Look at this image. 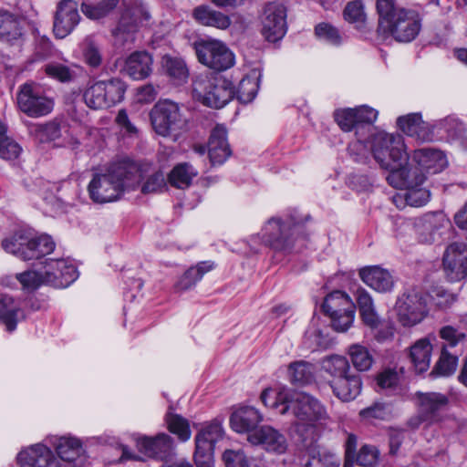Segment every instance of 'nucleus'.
I'll use <instances>...</instances> for the list:
<instances>
[{
    "label": "nucleus",
    "instance_id": "1",
    "mask_svg": "<svg viewBox=\"0 0 467 467\" xmlns=\"http://www.w3.org/2000/svg\"><path fill=\"white\" fill-rule=\"evenodd\" d=\"M142 179V167L130 158H121L113 161L105 173L94 174L88 186V194L97 203L114 202L137 189Z\"/></svg>",
    "mask_w": 467,
    "mask_h": 467
},
{
    "label": "nucleus",
    "instance_id": "2",
    "mask_svg": "<svg viewBox=\"0 0 467 467\" xmlns=\"http://www.w3.org/2000/svg\"><path fill=\"white\" fill-rule=\"evenodd\" d=\"M379 27L397 42L410 43L421 30L422 18L412 9L397 6L394 0H377Z\"/></svg>",
    "mask_w": 467,
    "mask_h": 467
},
{
    "label": "nucleus",
    "instance_id": "3",
    "mask_svg": "<svg viewBox=\"0 0 467 467\" xmlns=\"http://www.w3.org/2000/svg\"><path fill=\"white\" fill-rule=\"evenodd\" d=\"M273 398L272 406L281 403L280 414L290 412L294 416L295 431L302 437L303 430L312 429L315 422L327 417L324 405L316 397L306 392H291L283 388L279 394Z\"/></svg>",
    "mask_w": 467,
    "mask_h": 467
},
{
    "label": "nucleus",
    "instance_id": "4",
    "mask_svg": "<svg viewBox=\"0 0 467 467\" xmlns=\"http://www.w3.org/2000/svg\"><path fill=\"white\" fill-rule=\"evenodd\" d=\"M308 219V215L303 217L297 211H293L283 217H272L262 229L263 240L276 251H299L296 244L305 245L307 234L305 223Z\"/></svg>",
    "mask_w": 467,
    "mask_h": 467
},
{
    "label": "nucleus",
    "instance_id": "5",
    "mask_svg": "<svg viewBox=\"0 0 467 467\" xmlns=\"http://www.w3.org/2000/svg\"><path fill=\"white\" fill-rule=\"evenodd\" d=\"M41 268L28 269L16 275V279L23 289L27 291L36 290L42 285H47L55 288H65L78 278V271L75 265L64 259H45L39 262Z\"/></svg>",
    "mask_w": 467,
    "mask_h": 467
},
{
    "label": "nucleus",
    "instance_id": "6",
    "mask_svg": "<svg viewBox=\"0 0 467 467\" xmlns=\"http://www.w3.org/2000/svg\"><path fill=\"white\" fill-rule=\"evenodd\" d=\"M152 17L148 5L133 0L122 11L117 26L111 30L113 45L118 49L130 48L140 26L150 27Z\"/></svg>",
    "mask_w": 467,
    "mask_h": 467
},
{
    "label": "nucleus",
    "instance_id": "7",
    "mask_svg": "<svg viewBox=\"0 0 467 467\" xmlns=\"http://www.w3.org/2000/svg\"><path fill=\"white\" fill-rule=\"evenodd\" d=\"M192 96L204 106L221 109L234 96L233 83L222 76L201 73L192 80Z\"/></svg>",
    "mask_w": 467,
    "mask_h": 467
},
{
    "label": "nucleus",
    "instance_id": "8",
    "mask_svg": "<svg viewBox=\"0 0 467 467\" xmlns=\"http://www.w3.org/2000/svg\"><path fill=\"white\" fill-rule=\"evenodd\" d=\"M370 150L379 166L389 172L409 160L403 137L400 134L371 131Z\"/></svg>",
    "mask_w": 467,
    "mask_h": 467
},
{
    "label": "nucleus",
    "instance_id": "9",
    "mask_svg": "<svg viewBox=\"0 0 467 467\" xmlns=\"http://www.w3.org/2000/svg\"><path fill=\"white\" fill-rule=\"evenodd\" d=\"M2 246L5 252L22 260H40L54 251L55 243L47 234L36 236L29 233L17 232L3 240Z\"/></svg>",
    "mask_w": 467,
    "mask_h": 467
},
{
    "label": "nucleus",
    "instance_id": "10",
    "mask_svg": "<svg viewBox=\"0 0 467 467\" xmlns=\"http://www.w3.org/2000/svg\"><path fill=\"white\" fill-rule=\"evenodd\" d=\"M126 88L125 82L119 78L97 81L84 91V101L92 109H107L124 99Z\"/></svg>",
    "mask_w": 467,
    "mask_h": 467
},
{
    "label": "nucleus",
    "instance_id": "11",
    "mask_svg": "<svg viewBox=\"0 0 467 467\" xmlns=\"http://www.w3.org/2000/svg\"><path fill=\"white\" fill-rule=\"evenodd\" d=\"M194 49L199 62L216 71L227 70L234 65V53L220 40L210 39L195 42Z\"/></svg>",
    "mask_w": 467,
    "mask_h": 467
},
{
    "label": "nucleus",
    "instance_id": "12",
    "mask_svg": "<svg viewBox=\"0 0 467 467\" xmlns=\"http://www.w3.org/2000/svg\"><path fill=\"white\" fill-rule=\"evenodd\" d=\"M57 457L59 467H84L88 456L79 439L71 435H50L45 439Z\"/></svg>",
    "mask_w": 467,
    "mask_h": 467
},
{
    "label": "nucleus",
    "instance_id": "13",
    "mask_svg": "<svg viewBox=\"0 0 467 467\" xmlns=\"http://www.w3.org/2000/svg\"><path fill=\"white\" fill-rule=\"evenodd\" d=\"M16 100L18 109L30 118L47 116L54 109V100L34 83L20 86Z\"/></svg>",
    "mask_w": 467,
    "mask_h": 467
},
{
    "label": "nucleus",
    "instance_id": "14",
    "mask_svg": "<svg viewBox=\"0 0 467 467\" xmlns=\"http://www.w3.org/2000/svg\"><path fill=\"white\" fill-rule=\"evenodd\" d=\"M335 120L342 130H355V136L373 131V123L378 117V111L366 105L355 109H337L335 111Z\"/></svg>",
    "mask_w": 467,
    "mask_h": 467
},
{
    "label": "nucleus",
    "instance_id": "15",
    "mask_svg": "<svg viewBox=\"0 0 467 467\" xmlns=\"http://www.w3.org/2000/svg\"><path fill=\"white\" fill-rule=\"evenodd\" d=\"M150 120L156 133L166 137L185 125L179 105L171 100L159 101L150 111Z\"/></svg>",
    "mask_w": 467,
    "mask_h": 467
},
{
    "label": "nucleus",
    "instance_id": "16",
    "mask_svg": "<svg viewBox=\"0 0 467 467\" xmlns=\"http://www.w3.org/2000/svg\"><path fill=\"white\" fill-rule=\"evenodd\" d=\"M396 310L403 326H414L428 314L426 296L417 289L409 290L398 299Z\"/></svg>",
    "mask_w": 467,
    "mask_h": 467
},
{
    "label": "nucleus",
    "instance_id": "17",
    "mask_svg": "<svg viewBox=\"0 0 467 467\" xmlns=\"http://www.w3.org/2000/svg\"><path fill=\"white\" fill-rule=\"evenodd\" d=\"M286 9L277 3L267 4L262 15V35L269 42H276L286 33Z\"/></svg>",
    "mask_w": 467,
    "mask_h": 467
},
{
    "label": "nucleus",
    "instance_id": "18",
    "mask_svg": "<svg viewBox=\"0 0 467 467\" xmlns=\"http://www.w3.org/2000/svg\"><path fill=\"white\" fill-rule=\"evenodd\" d=\"M443 268L451 282L460 281L467 276V244L453 243L443 254Z\"/></svg>",
    "mask_w": 467,
    "mask_h": 467
},
{
    "label": "nucleus",
    "instance_id": "19",
    "mask_svg": "<svg viewBox=\"0 0 467 467\" xmlns=\"http://www.w3.org/2000/svg\"><path fill=\"white\" fill-rule=\"evenodd\" d=\"M16 459L21 467H59L57 457L43 442L25 448L17 454Z\"/></svg>",
    "mask_w": 467,
    "mask_h": 467
},
{
    "label": "nucleus",
    "instance_id": "20",
    "mask_svg": "<svg viewBox=\"0 0 467 467\" xmlns=\"http://www.w3.org/2000/svg\"><path fill=\"white\" fill-rule=\"evenodd\" d=\"M415 396L418 410L429 420V424L439 422L448 408L449 398L440 392L418 391Z\"/></svg>",
    "mask_w": 467,
    "mask_h": 467
},
{
    "label": "nucleus",
    "instance_id": "21",
    "mask_svg": "<svg viewBox=\"0 0 467 467\" xmlns=\"http://www.w3.org/2000/svg\"><path fill=\"white\" fill-rule=\"evenodd\" d=\"M252 445L261 446L264 450L277 454L285 453L287 441L284 434L276 429L264 425L254 431L247 437Z\"/></svg>",
    "mask_w": 467,
    "mask_h": 467
},
{
    "label": "nucleus",
    "instance_id": "22",
    "mask_svg": "<svg viewBox=\"0 0 467 467\" xmlns=\"http://www.w3.org/2000/svg\"><path fill=\"white\" fill-rule=\"evenodd\" d=\"M80 16L78 3L73 0H62L57 5L54 18V33L57 37L68 36L79 23Z\"/></svg>",
    "mask_w": 467,
    "mask_h": 467
},
{
    "label": "nucleus",
    "instance_id": "23",
    "mask_svg": "<svg viewBox=\"0 0 467 467\" xmlns=\"http://www.w3.org/2000/svg\"><path fill=\"white\" fill-rule=\"evenodd\" d=\"M426 176L417 164L413 166L408 160L389 172L387 181L394 188H417L423 184Z\"/></svg>",
    "mask_w": 467,
    "mask_h": 467
},
{
    "label": "nucleus",
    "instance_id": "24",
    "mask_svg": "<svg viewBox=\"0 0 467 467\" xmlns=\"http://www.w3.org/2000/svg\"><path fill=\"white\" fill-rule=\"evenodd\" d=\"M137 446L145 455L162 461L171 458L174 451L173 439L166 433H159L155 437L139 438Z\"/></svg>",
    "mask_w": 467,
    "mask_h": 467
},
{
    "label": "nucleus",
    "instance_id": "25",
    "mask_svg": "<svg viewBox=\"0 0 467 467\" xmlns=\"http://www.w3.org/2000/svg\"><path fill=\"white\" fill-rule=\"evenodd\" d=\"M24 20L7 11L0 10V41L9 46H20L25 40Z\"/></svg>",
    "mask_w": 467,
    "mask_h": 467
},
{
    "label": "nucleus",
    "instance_id": "26",
    "mask_svg": "<svg viewBox=\"0 0 467 467\" xmlns=\"http://www.w3.org/2000/svg\"><path fill=\"white\" fill-rule=\"evenodd\" d=\"M208 155L212 165H222L232 155L227 140V130L217 124L211 131L208 141Z\"/></svg>",
    "mask_w": 467,
    "mask_h": 467
},
{
    "label": "nucleus",
    "instance_id": "27",
    "mask_svg": "<svg viewBox=\"0 0 467 467\" xmlns=\"http://www.w3.org/2000/svg\"><path fill=\"white\" fill-rule=\"evenodd\" d=\"M397 124L403 133L419 141L433 140V130L427 122L422 120L420 113H410L399 117Z\"/></svg>",
    "mask_w": 467,
    "mask_h": 467
},
{
    "label": "nucleus",
    "instance_id": "28",
    "mask_svg": "<svg viewBox=\"0 0 467 467\" xmlns=\"http://www.w3.org/2000/svg\"><path fill=\"white\" fill-rule=\"evenodd\" d=\"M412 160L426 175L439 173L447 165V160L442 151L427 147L415 150Z\"/></svg>",
    "mask_w": 467,
    "mask_h": 467
},
{
    "label": "nucleus",
    "instance_id": "29",
    "mask_svg": "<svg viewBox=\"0 0 467 467\" xmlns=\"http://www.w3.org/2000/svg\"><path fill=\"white\" fill-rule=\"evenodd\" d=\"M327 383L333 394L344 402L354 400L362 389L361 377L353 371L337 380H327Z\"/></svg>",
    "mask_w": 467,
    "mask_h": 467
},
{
    "label": "nucleus",
    "instance_id": "30",
    "mask_svg": "<svg viewBox=\"0 0 467 467\" xmlns=\"http://www.w3.org/2000/svg\"><path fill=\"white\" fill-rule=\"evenodd\" d=\"M263 420V415L252 406H244L234 410L230 417L233 431L238 433H248L257 430V425Z\"/></svg>",
    "mask_w": 467,
    "mask_h": 467
},
{
    "label": "nucleus",
    "instance_id": "31",
    "mask_svg": "<svg viewBox=\"0 0 467 467\" xmlns=\"http://www.w3.org/2000/svg\"><path fill=\"white\" fill-rule=\"evenodd\" d=\"M358 275L367 285L377 292H390L394 287V279L391 274L378 265L361 268Z\"/></svg>",
    "mask_w": 467,
    "mask_h": 467
},
{
    "label": "nucleus",
    "instance_id": "32",
    "mask_svg": "<svg viewBox=\"0 0 467 467\" xmlns=\"http://www.w3.org/2000/svg\"><path fill=\"white\" fill-rule=\"evenodd\" d=\"M153 59L146 51H135L125 60L124 71L134 80L148 78L152 72Z\"/></svg>",
    "mask_w": 467,
    "mask_h": 467
},
{
    "label": "nucleus",
    "instance_id": "33",
    "mask_svg": "<svg viewBox=\"0 0 467 467\" xmlns=\"http://www.w3.org/2000/svg\"><path fill=\"white\" fill-rule=\"evenodd\" d=\"M24 317L19 300L7 295L0 296V323L5 326L7 331H14L17 322Z\"/></svg>",
    "mask_w": 467,
    "mask_h": 467
},
{
    "label": "nucleus",
    "instance_id": "34",
    "mask_svg": "<svg viewBox=\"0 0 467 467\" xmlns=\"http://www.w3.org/2000/svg\"><path fill=\"white\" fill-rule=\"evenodd\" d=\"M192 16L200 25L218 29H226L232 23L227 15L204 5L196 6L192 11Z\"/></svg>",
    "mask_w": 467,
    "mask_h": 467
},
{
    "label": "nucleus",
    "instance_id": "35",
    "mask_svg": "<svg viewBox=\"0 0 467 467\" xmlns=\"http://www.w3.org/2000/svg\"><path fill=\"white\" fill-rule=\"evenodd\" d=\"M214 265L211 261L198 263L187 269L174 285L177 292H184L192 289L202 278V276L213 270Z\"/></svg>",
    "mask_w": 467,
    "mask_h": 467
},
{
    "label": "nucleus",
    "instance_id": "36",
    "mask_svg": "<svg viewBox=\"0 0 467 467\" xmlns=\"http://www.w3.org/2000/svg\"><path fill=\"white\" fill-rule=\"evenodd\" d=\"M320 368L329 377L328 380H337L352 372L348 359L340 355L324 357L320 361Z\"/></svg>",
    "mask_w": 467,
    "mask_h": 467
},
{
    "label": "nucleus",
    "instance_id": "37",
    "mask_svg": "<svg viewBox=\"0 0 467 467\" xmlns=\"http://www.w3.org/2000/svg\"><path fill=\"white\" fill-rule=\"evenodd\" d=\"M223 436V429L219 420L205 423L195 437V446L202 450H214L215 443Z\"/></svg>",
    "mask_w": 467,
    "mask_h": 467
},
{
    "label": "nucleus",
    "instance_id": "38",
    "mask_svg": "<svg viewBox=\"0 0 467 467\" xmlns=\"http://www.w3.org/2000/svg\"><path fill=\"white\" fill-rule=\"evenodd\" d=\"M355 308L356 306L349 296L340 290L333 291L327 295L322 304V310L327 316L349 312V310Z\"/></svg>",
    "mask_w": 467,
    "mask_h": 467
},
{
    "label": "nucleus",
    "instance_id": "39",
    "mask_svg": "<svg viewBox=\"0 0 467 467\" xmlns=\"http://www.w3.org/2000/svg\"><path fill=\"white\" fill-rule=\"evenodd\" d=\"M261 72L259 69H253L239 82L237 90L234 91L237 99L244 104L254 100L259 89Z\"/></svg>",
    "mask_w": 467,
    "mask_h": 467
},
{
    "label": "nucleus",
    "instance_id": "40",
    "mask_svg": "<svg viewBox=\"0 0 467 467\" xmlns=\"http://www.w3.org/2000/svg\"><path fill=\"white\" fill-rule=\"evenodd\" d=\"M432 347L426 338L418 340L410 351V360L418 373H423L428 370L431 363Z\"/></svg>",
    "mask_w": 467,
    "mask_h": 467
},
{
    "label": "nucleus",
    "instance_id": "41",
    "mask_svg": "<svg viewBox=\"0 0 467 467\" xmlns=\"http://www.w3.org/2000/svg\"><path fill=\"white\" fill-rule=\"evenodd\" d=\"M288 376L295 386H305L315 380L314 367L310 362L298 360L289 364Z\"/></svg>",
    "mask_w": 467,
    "mask_h": 467
},
{
    "label": "nucleus",
    "instance_id": "42",
    "mask_svg": "<svg viewBox=\"0 0 467 467\" xmlns=\"http://www.w3.org/2000/svg\"><path fill=\"white\" fill-rule=\"evenodd\" d=\"M119 0H82L81 10L90 19H99L113 10Z\"/></svg>",
    "mask_w": 467,
    "mask_h": 467
},
{
    "label": "nucleus",
    "instance_id": "43",
    "mask_svg": "<svg viewBox=\"0 0 467 467\" xmlns=\"http://www.w3.org/2000/svg\"><path fill=\"white\" fill-rule=\"evenodd\" d=\"M348 355L354 368L358 371H368L374 363L369 349L360 344H352L348 348Z\"/></svg>",
    "mask_w": 467,
    "mask_h": 467
},
{
    "label": "nucleus",
    "instance_id": "44",
    "mask_svg": "<svg viewBox=\"0 0 467 467\" xmlns=\"http://www.w3.org/2000/svg\"><path fill=\"white\" fill-rule=\"evenodd\" d=\"M162 66L166 74L176 85L184 83L189 77L186 64L180 57L165 56L162 57Z\"/></svg>",
    "mask_w": 467,
    "mask_h": 467
},
{
    "label": "nucleus",
    "instance_id": "45",
    "mask_svg": "<svg viewBox=\"0 0 467 467\" xmlns=\"http://www.w3.org/2000/svg\"><path fill=\"white\" fill-rule=\"evenodd\" d=\"M197 175L195 169L187 162L179 163L169 174V182L171 185L179 188H188L193 177Z\"/></svg>",
    "mask_w": 467,
    "mask_h": 467
},
{
    "label": "nucleus",
    "instance_id": "46",
    "mask_svg": "<svg viewBox=\"0 0 467 467\" xmlns=\"http://www.w3.org/2000/svg\"><path fill=\"white\" fill-rule=\"evenodd\" d=\"M165 422L168 430L177 435L181 441H187L191 438L190 423L182 416L168 411L165 415Z\"/></svg>",
    "mask_w": 467,
    "mask_h": 467
},
{
    "label": "nucleus",
    "instance_id": "47",
    "mask_svg": "<svg viewBox=\"0 0 467 467\" xmlns=\"http://www.w3.org/2000/svg\"><path fill=\"white\" fill-rule=\"evenodd\" d=\"M29 134L39 142H47L58 139L61 135L60 125L55 121L45 124H32L28 127Z\"/></svg>",
    "mask_w": 467,
    "mask_h": 467
},
{
    "label": "nucleus",
    "instance_id": "48",
    "mask_svg": "<svg viewBox=\"0 0 467 467\" xmlns=\"http://www.w3.org/2000/svg\"><path fill=\"white\" fill-rule=\"evenodd\" d=\"M315 36L319 40L335 47L340 46L345 37L338 28L327 22L318 23L315 26Z\"/></svg>",
    "mask_w": 467,
    "mask_h": 467
},
{
    "label": "nucleus",
    "instance_id": "49",
    "mask_svg": "<svg viewBox=\"0 0 467 467\" xmlns=\"http://www.w3.org/2000/svg\"><path fill=\"white\" fill-rule=\"evenodd\" d=\"M457 363V356L449 353L448 349H446V347H442L441 357L433 370L431 372V376H451L456 370Z\"/></svg>",
    "mask_w": 467,
    "mask_h": 467
},
{
    "label": "nucleus",
    "instance_id": "50",
    "mask_svg": "<svg viewBox=\"0 0 467 467\" xmlns=\"http://www.w3.org/2000/svg\"><path fill=\"white\" fill-rule=\"evenodd\" d=\"M357 140L349 143L348 150L353 161L358 163H366L368 159V143H370V133L356 136Z\"/></svg>",
    "mask_w": 467,
    "mask_h": 467
},
{
    "label": "nucleus",
    "instance_id": "51",
    "mask_svg": "<svg viewBox=\"0 0 467 467\" xmlns=\"http://www.w3.org/2000/svg\"><path fill=\"white\" fill-rule=\"evenodd\" d=\"M344 19L350 23L356 24L359 27L365 24L366 13L362 0H352L348 2L343 11Z\"/></svg>",
    "mask_w": 467,
    "mask_h": 467
},
{
    "label": "nucleus",
    "instance_id": "52",
    "mask_svg": "<svg viewBox=\"0 0 467 467\" xmlns=\"http://www.w3.org/2000/svg\"><path fill=\"white\" fill-rule=\"evenodd\" d=\"M21 150L17 142L6 136V131L0 133V158L14 160L19 156Z\"/></svg>",
    "mask_w": 467,
    "mask_h": 467
},
{
    "label": "nucleus",
    "instance_id": "53",
    "mask_svg": "<svg viewBox=\"0 0 467 467\" xmlns=\"http://www.w3.org/2000/svg\"><path fill=\"white\" fill-rule=\"evenodd\" d=\"M83 55L86 63L92 67H99L102 63L101 48L92 39H86Z\"/></svg>",
    "mask_w": 467,
    "mask_h": 467
},
{
    "label": "nucleus",
    "instance_id": "54",
    "mask_svg": "<svg viewBox=\"0 0 467 467\" xmlns=\"http://www.w3.org/2000/svg\"><path fill=\"white\" fill-rule=\"evenodd\" d=\"M407 192L404 194V199L410 206L420 207L425 205L430 200L429 191L417 187V188H406Z\"/></svg>",
    "mask_w": 467,
    "mask_h": 467
},
{
    "label": "nucleus",
    "instance_id": "55",
    "mask_svg": "<svg viewBox=\"0 0 467 467\" xmlns=\"http://www.w3.org/2000/svg\"><path fill=\"white\" fill-rule=\"evenodd\" d=\"M306 467H338V462L334 454L317 451L310 454Z\"/></svg>",
    "mask_w": 467,
    "mask_h": 467
},
{
    "label": "nucleus",
    "instance_id": "56",
    "mask_svg": "<svg viewBox=\"0 0 467 467\" xmlns=\"http://www.w3.org/2000/svg\"><path fill=\"white\" fill-rule=\"evenodd\" d=\"M378 451L374 446L364 445L356 454L354 462L363 467H372L377 462Z\"/></svg>",
    "mask_w": 467,
    "mask_h": 467
},
{
    "label": "nucleus",
    "instance_id": "57",
    "mask_svg": "<svg viewBox=\"0 0 467 467\" xmlns=\"http://www.w3.org/2000/svg\"><path fill=\"white\" fill-rule=\"evenodd\" d=\"M223 459L226 467H251V463L244 451H225Z\"/></svg>",
    "mask_w": 467,
    "mask_h": 467
},
{
    "label": "nucleus",
    "instance_id": "58",
    "mask_svg": "<svg viewBox=\"0 0 467 467\" xmlns=\"http://www.w3.org/2000/svg\"><path fill=\"white\" fill-rule=\"evenodd\" d=\"M328 317L331 319V326L336 331L345 332L350 327L354 321L355 309L337 315H330Z\"/></svg>",
    "mask_w": 467,
    "mask_h": 467
},
{
    "label": "nucleus",
    "instance_id": "59",
    "mask_svg": "<svg viewBox=\"0 0 467 467\" xmlns=\"http://www.w3.org/2000/svg\"><path fill=\"white\" fill-rule=\"evenodd\" d=\"M46 74L57 79L61 82H66L71 79L72 74L68 67L60 63H49L45 66Z\"/></svg>",
    "mask_w": 467,
    "mask_h": 467
},
{
    "label": "nucleus",
    "instance_id": "60",
    "mask_svg": "<svg viewBox=\"0 0 467 467\" xmlns=\"http://www.w3.org/2000/svg\"><path fill=\"white\" fill-rule=\"evenodd\" d=\"M441 337L446 341L443 347L454 348L459 342L465 338V334L451 326H446L440 330Z\"/></svg>",
    "mask_w": 467,
    "mask_h": 467
},
{
    "label": "nucleus",
    "instance_id": "61",
    "mask_svg": "<svg viewBox=\"0 0 467 467\" xmlns=\"http://www.w3.org/2000/svg\"><path fill=\"white\" fill-rule=\"evenodd\" d=\"M359 414L366 420H385L389 416V410L383 403H374L372 406L363 409Z\"/></svg>",
    "mask_w": 467,
    "mask_h": 467
},
{
    "label": "nucleus",
    "instance_id": "62",
    "mask_svg": "<svg viewBox=\"0 0 467 467\" xmlns=\"http://www.w3.org/2000/svg\"><path fill=\"white\" fill-rule=\"evenodd\" d=\"M165 187L164 176L161 172H155L151 174L141 187V192L144 194L155 193L160 192Z\"/></svg>",
    "mask_w": 467,
    "mask_h": 467
},
{
    "label": "nucleus",
    "instance_id": "63",
    "mask_svg": "<svg viewBox=\"0 0 467 467\" xmlns=\"http://www.w3.org/2000/svg\"><path fill=\"white\" fill-rule=\"evenodd\" d=\"M377 382L381 389H393L398 385L399 376L396 371L388 369L378 376Z\"/></svg>",
    "mask_w": 467,
    "mask_h": 467
},
{
    "label": "nucleus",
    "instance_id": "64",
    "mask_svg": "<svg viewBox=\"0 0 467 467\" xmlns=\"http://www.w3.org/2000/svg\"><path fill=\"white\" fill-rule=\"evenodd\" d=\"M212 450H202L195 446L194 462L197 467H213Z\"/></svg>",
    "mask_w": 467,
    "mask_h": 467
}]
</instances>
